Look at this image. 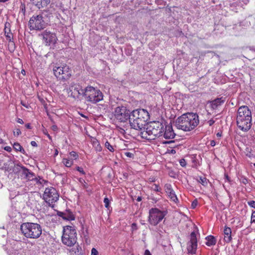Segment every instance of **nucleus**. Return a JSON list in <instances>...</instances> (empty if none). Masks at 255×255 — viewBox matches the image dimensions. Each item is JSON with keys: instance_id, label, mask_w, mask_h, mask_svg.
<instances>
[{"instance_id": "nucleus-1", "label": "nucleus", "mask_w": 255, "mask_h": 255, "mask_svg": "<svg viewBox=\"0 0 255 255\" xmlns=\"http://www.w3.org/2000/svg\"><path fill=\"white\" fill-rule=\"evenodd\" d=\"M198 115L193 113L183 114L175 122L176 127L179 129L188 131L195 128L199 124Z\"/></svg>"}, {"instance_id": "nucleus-2", "label": "nucleus", "mask_w": 255, "mask_h": 255, "mask_svg": "<svg viewBox=\"0 0 255 255\" xmlns=\"http://www.w3.org/2000/svg\"><path fill=\"white\" fill-rule=\"evenodd\" d=\"M148 112L143 109L133 110L130 114L129 122L132 128L141 131L144 129V126L149 119Z\"/></svg>"}, {"instance_id": "nucleus-3", "label": "nucleus", "mask_w": 255, "mask_h": 255, "mask_svg": "<svg viewBox=\"0 0 255 255\" xmlns=\"http://www.w3.org/2000/svg\"><path fill=\"white\" fill-rule=\"evenodd\" d=\"M164 125L161 121H153L148 125L145 129L139 133L142 138L153 140L162 136Z\"/></svg>"}, {"instance_id": "nucleus-4", "label": "nucleus", "mask_w": 255, "mask_h": 255, "mask_svg": "<svg viewBox=\"0 0 255 255\" xmlns=\"http://www.w3.org/2000/svg\"><path fill=\"white\" fill-rule=\"evenodd\" d=\"M237 124L242 130H249L252 125V114L247 106H242L238 109L237 116Z\"/></svg>"}, {"instance_id": "nucleus-5", "label": "nucleus", "mask_w": 255, "mask_h": 255, "mask_svg": "<svg viewBox=\"0 0 255 255\" xmlns=\"http://www.w3.org/2000/svg\"><path fill=\"white\" fill-rule=\"evenodd\" d=\"M20 231L25 237L31 239H38L42 234V227L40 225L31 222L22 223L20 225Z\"/></svg>"}, {"instance_id": "nucleus-6", "label": "nucleus", "mask_w": 255, "mask_h": 255, "mask_svg": "<svg viewBox=\"0 0 255 255\" xmlns=\"http://www.w3.org/2000/svg\"><path fill=\"white\" fill-rule=\"evenodd\" d=\"M62 242L69 247L74 246L77 242V233L74 227L67 226L63 228Z\"/></svg>"}, {"instance_id": "nucleus-7", "label": "nucleus", "mask_w": 255, "mask_h": 255, "mask_svg": "<svg viewBox=\"0 0 255 255\" xmlns=\"http://www.w3.org/2000/svg\"><path fill=\"white\" fill-rule=\"evenodd\" d=\"M84 98L88 102L93 104L97 103L103 99L102 92L92 86H88L85 88Z\"/></svg>"}, {"instance_id": "nucleus-8", "label": "nucleus", "mask_w": 255, "mask_h": 255, "mask_svg": "<svg viewBox=\"0 0 255 255\" xmlns=\"http://www.w3.org/2000/svg\"><path fill=\"white\" fill-rule=\"evenodd\" d=\"M43 199L48 204L49 206L54 208L53 203L59 199V194L55 188L53 187L46 188L43 195Z\"/></svg>"}, {"instance_id": "nucleus-9", "label": "nucleus", "mask_w": 255, "mask_h": 255, "mask_svg": "<svg viewBox=\"0 0 255 255\" xmlns=\"http://www.w3.org/2000/svg\"><path fill=\"white\" fill-rule=\"evenodd\" d=\"M165 213L157 208H151L149 211L148 222L152 225L156 226L165 217Z\"/></svg>"}, {"instance_id": "nucleus-10", "label": "nucleus", "mask_w": 255, "mask_h": 255, "mask_svg": "<svg viewBox=\"0 0 255 255\" xmlns=\"http://www.w3.org/2000/svg\"><path fill=\"white\" fill-rule=\"evenodd\" d=\"M53 71L54 75L59 80H66L71 76V70L66 64L55 66Z\"/></svg>"}, {"instance_id": "nucleus-11", "label": "nucleus", "mask_w": 255, "mask_h": 255, "mask_svg": "<svg viewBox=\"0 0 255 255\" xmlns=\"http://www.w3.org/2000/svg\"><path fill=\"white\" fill-rule=\"evenodd\" d=\"M130 112L126 107L121 106L115 108L114 116L120 122H125L129 120Z\"/></svg>"}, {"instance_id": "nucleus-12", "label": "nucleus", "mask_w": 255, "mask_h": 255, "mask_svg": "<svg viewBox=\"0 0 255 255\" xmlns=\"http://www.w3.org/2000/svg\"><path fill=\"white\" fill-rule=\"evenodd\" d=\"M29 27L30 30H40L45 27V22L41 15L32 16L29 21Z\"/></svg>"}, {"instance_id": "nucleus-13", "label": "nucleus", "mask_w": 255, "mask_h": 255, "mask_svg": "<svg viewBox=\"0 0 255 255\" xmlns=\"http://www.w3.org/2000/svg\"><path fill=\"white\" fill-rule=\"evenodd\" d=\"M15 168L18 172H20V175L23 179L26 181H33L35 179V174L26 167L20 164L15 165Z\"/></svg>"}, {"instance_id": "nucleus-14", "label": "nucleus", "mask_w": 255, "mask_h": 255, "mask_svg": "<svg viewBox=\"0 0 255 255\" xmlns=\"http://www.w3.org/2000/svg\"><path fill=\"white\" fill-rule=\"evenodd\" d=\"M67 91L69 96L74 99H79L81 96H84L85 89H82L81 86L77 84H71Z\"/></svg>"}, {"instance_id": "nucleus-15", "label": "nucleus", "mask_w": 255, "mask_h": 255, "mask_svg": "<svg viewBox=\"0 0 255 255\" xmlns=\"http://www.w3.org/2000/svg\"><path fill=\"white\" fill-rule=\"evenodd\" d=\"M44 43L46 46L54 45L57 40V37L55 33L51 32L49 31L45 30L41 34Z\"/></svg>"}, {"instance_id": "nucleus-16", "label": "nucleus", "mask_w": 255, "mask_h": 255, "mask_svg": "<svg viewBox=\"0 0 255 255\" xmlns=\"http://www.w3.org/2000/svg\"><path fill=\"white\" fill-rule=\"evenodd\" d=\"M197 247V234L195 232L191 233L190 236V241L187 244V249L189 254H194Z\"/></svg>"}, {"instance_id": "nucleus-17", "label": "nucleus", "mask_w": 255, "mask_h": 255, "mask_svg": "<svg viewBox=\"0 0 255 255\" xmlns=\"http://www.w3.org/2000/svg\"><path fill=\"white\" fill-rule=\"evenodd\" d=\"M176 134L173 130L171 125H168L164 127L162 136L167 139H173L175 137Z\"/></svg>"}, {"instance_id": "nucleus-18", "label": "nucleus", "mask_w": 255, "mask_h": 255, "mask_svg": "<svg viewBox=\"0 0 255 255\" xmlns=\"http://www.w3.org/2000/svg\"><path fill=\"white\" fill-rule=\"evenodd\" d=\"M165 191L167 194L169 198L173 202L176 203L178 201L177 196L175 192L172 188V186L170 184H165L164 185Z\"/></svg>"}, {"instance_id": "nucleus-19", "label": "nucleus", "mask_w": 255, "mask_h": 255, "mask_svg": "<svg viewBox=\"0 0 255 255\" xmlns=\"http://www.w3.org/2000/svg\"><path fill=\"white\" fill-rule=\"evenodd\" d=\"M30 1L39 9L46 7L51 1L50 0H30Z\"/></svg>"}, {"instance_id": "nucleus-20", "label": "nucleus", "mask_w": 255, "mask_h": 255, "mask_svg": "<svg viewBox=\"0 0 255 255\" xmlns=\"http://www.w3.org/2000/svg\"><path fill=\"white\" fill-rule=\"evenodd\" d=\"M70 255H82V248L78 245L73 246L72 248L69 250Z\"/></svg>"}, {"instance_id": "nucleus-21", "label": "nucleus", "mask_w": 255, "mask_h": 255, "mask_svg": "<svg viewBox=\"0 0 255 255\" xmlns=\"http://www.w3.org/2000/svg\"><path fill=\"white\" fill-rule=\"evenodd\" d=\"M59 215L64 220L72 221L75 219V217L73 213L69 211H66L65 213L60 212Z\"/></svg>"}, {"instance_id": "nucleus-22", "label": "nucleus", "mask_w": 255, "mask_h": 255, "mask_svg": "<svg viewBox=\"0 0 255 255\" xmlns=\"http://www.w3.org/2000/svg\"><path fill=\"white\" fill-rule=\"evenodd\" d=\"M225 235L224 240L226 242L230 243L232 240L231 233L232 231L230 228L225 227L224 230Z\"/></svg>"}, {"instance_id": "nucleus-23", "label": "nucleus", "mask_w": 255, "mask_h": 255, "mask_svg": "<svg viewBox=\"0 0 255 255\" xmlns=\"http://www.w3.org/2000/svg\"><path fill=\"white\" fill-rule=\"evenodd\" d=\"M224 102L225 100L222 97L217 98L211 102V107L213 109H216L219 106L224 103Z\"/></svg>"}, {"instance_id": "nucleus-24", "label": "nucleus", "mask_w": 255, "mask_h": 255, "mask_svg": "<svg viewBox=\"0 0 255 255\" xmlns=\"http://www.w3.org/2000/svg\"><path fill=\"white\" fill-rule=\"evenodd\" d=\"M91 143L94 147L96 151H101L102 150V147L100 145L99 141L95 137L91 138Z\"/></svg>"}, {"instance_id": "nucleus-25", "label": "nucleus", "mask_w": 255, "mask_h": 255, "mask_svg": "<svg viewBox=\"0 0 255 255\" xmlns=\"http://www.w3.org/2000/svg\"><path fill=\"white\" fill-rule=\"evenodd\" d=\"M206 240L207 242L206 243V245L208 246H214L216 243V240L215 237L213 236H208L206 237Z\"/></svg>"}, {"instance_id": "nucleus-26", "label": "nucleus", "mask_w": 255, "mask_h": 255, "mask_svg": "<svg viewBox=\"0 0 255 255\" xmlns=\"http://www.w3.org/2000/svg\"><path fill=\"white\" fill-rule=\"evenodd\" d=\"M13 147L15 150L20 151L23 154L25 153V150L18 142H15L13 145Z\"/></svg>"}, {"instance_id": "nucleus-27", "label": "nucleus", "mask_w": 255, "mask_h": 255, "mask_svg": "<svg viewBox=\"0 0 255 255\" xmlns=\"http://www.w3.org/2000/svg\"><path fill=\"white\" fill-rule=\"evenodd\" d=\"M63 163L66 167H69L73 164V161L72 160L64 158L63 159Z\"/></svg>"}, {"instance_id": "nucleus-28", "label": "nucleus", "mask_w": 255, "mask_h": 255, "mask_svg": "<svg viewBox=\"0 0 255 255\" xmlns=\"http://www.w3.org/2000/svg\"><path fill=\"white\" fill-rule=\"evenodd\" d=\"M105 146L111 152H114L115 149L114 147L110 144V143L106 141L105 143Z\"/></svg>"}, {"instance_id": "nucleus-29", "label": "nucleus", "mask_w": 255, "mask_h": 255, "mask_svg": "<svg viewBox=\"0 0 255 255\" xmlns=\"http://www.w3.org/2000/svg\"><path fill=\"white\" fill-rule=\"evenodd\" d=\"M208 180L205 177H200L198 182L200 183L202 185L205 186L208 184Z\"/></svg>"}, {"instance_id": "nucleus-30", "label": "nucleus", "mask_w": 255, "mask_h": 255, "mask_svg": "<svg viewBox=\"0 0 255 255\" xmlns=\"http://www.w3.org/2000/svg\"><path fill=\"white\" fill-rule=\"evenodd\" d=\"M151 189L156 192H160L161 191V188L159 187V185L154 184L151 187Z\"/></svg>"}, {"instance_id": "nucleus-31", "label": "nucleus", "mask_w": 255, "mask_h": 255, "mask_svg": "<svg viewBox=\"0 0 255 255\" xmlns=\"http://www.w3.org/2000/svg\"><path fill=\"white\" fill-rule=\"evenodd\" d=\"M6 39L9 42H12L13 39V35L11 32H7L6 34L5 35Z\"/></svg>"}, {"instance_id": "nucleus-32", "label": "nucleus", "mask_w": 255, "mask_h": 255, "mask_svg": "<svg viewBox=\"0 0 255 255\" xmlns=\"http://www.w3.org/2000/svg\"><path fill=\"white\" fill-rule=\"evenodd\" d=\"M33 180L35 181L37 184H39L40 185L43 184V183L45 182V180L42 178L39 177V178H37L35 176V179Z\"/></svg>"}, {"instance_id": "nucleus-33", "label": "nucleus", "mask_w": 255, "mask_h": 255, "mask_svg": "<svg viewBox=\"0 0 255 255\" xmlns=\"http://www.w3.org/2000/svg\"><path fill=\"white\" fill-rule=\"evenodd\" d=\"M104 203L106 208L109 209L110 207V200L107 197H105L104 199Z\"/></svg>"}, {"instance_id": "nucleus-34", "label": "nucleus", "mask_w": 255, "mask_h": 255, "mask_svg": "<svg viewBox=\"0 0 255 255\" xmlns=\"http://www.w3.org/2000/svg\"><path fill=\"white\" fill-rule=\"evenodd\" d=\"M124 154L129 158H133L134 154L133 152H130L128 151H126L124 152Z\"/></svg>"}, {"instance_id": "nucleus-35", "label": "nucleus", "mask_w": 255, "mask_h": 255, "mask_svg": "<svg viewBox=\"0 0 255 255\" xmlns=\"http://www.w3.org/2000/svg\"><path fill=\"white\" fill-rule=\"evenodd\" d=\"M20 129L19 128H16L13 130V134L14 136H18L21 134Z\"/></svg>"}, {"instance_id": "nucleus-36", "label": "nucleus", "mask_w": 255, "mask_h": 255, "mask_svg": "<svg viewBox=\"0 0 255 255\" xmlns=\"http://www.w3.org/2000/svg\"><path fill=\"white\" fill-rule=\"evenodd\" d=\"M76 168V170L77 171H78L82 175H85V172L84 171L83 168H82L81 167H79V166H77Z\"/></svg>"}, {"instance_id": "nucleus-37", "label": "nucleus", "mask_w": 255, "mask_h": 255, "mask_svg": "<svg viewBox=\"0 0 255 255\" xmlns=\"http://www.w3.org/2000/svg\"><path fill=\"white\" fill-rule=\"evenodd\" d=\"M71 156L73 157L74 159H77L78 157V155L75 151H71L70 153Z\"/></svg>"}, {"instance_id": "nucleus-38", "label": "nucleus", "mask_w": 255, "mask_h": 255, "mask_svg": "<svg viewBox=\"0 0 255 255\" xmlns=\"http://www.w3.org/2000/svg\"><path fill=\"white\" fill-rule=\"evenodd\" d=\"M20 11L23 13V15L25 14V6L24 4H21L20 5Z\"/></svg>"}, {"instance_id": "nucleus-39", "label": "nucleus", "mask_w": 255, "mask_h": 255, "mask_svg": "<svg viewBox=\"0 0 255 255\" xmlns=\"http://www.w3.org/2000/svg\"><path fill=\"white\" fill-rule=\"evenodd\" d=\"M180 164L182 167H185L186 165V161L184 159H181L179 161Z\"/></svg>"}, {"instance_id": "nucleus-40", "label": "nucleus", "mask_w": 255, "mask_h": 255, "mask_svg": "<svg viewBox=\"0 0 255 255\" xmlns=\"http://www.w3.org/2000/svg\"><path fill=\"white\" fill-rule=\"evenodd\" d=\"M248 204L251 207L255 208V201L252 200V201H249L248 202Z\"/></svg>"}, {"instance_id": "nucleus-41", "label": "nucleus", "mask_w": 255, "mask_h": 255, "mask_svg": "<svg viewBox=\"0 0 255 255\" xmlns=\"http://www.w3.org/2000/svg\"><path fill=\"white\" fill-rule=\"evenodd\" d=\"M98 251L95 248H92L91 255H98Z\"/></svg>"}, {"instance_id": "nucleus-42", "label": "nucleus", "mask_w": 255, "mask_h": 255, "mask_svg": "<svg viewBox=\"0 0 255 255\" xmlns=\"http://www.w3.org/2000/svg\"><path fill=\"white\" fill-rule=\"evenodd\" d=\"M79 181L80 182V183L83 185V186L85 187V188H86V183L85 182V181L83 179V178H79Z\"/></svg>"}, {"instance_id": "nucleus-43", "label": "nucleus", "mask_w": 255, "mask_h": 255, "mask_svg": "<svg viewBox=\"0 0 255 255\" xmlns=\"http://www.w3.org/2000/svg\"><path fill=\"white\" fill-rule=\"evenodd\" d=\"M255 223V211H253L251 216V223Z\"/></svg>"}, {"instance_id": "nucleus-44", "label": "nucleus", "mask_w": 255, "mask_h": 255, "mask_svg": "<svg viewBox=\"0 0 255 255\" xmlns=\"http://www.w3.org/2000/svg\"><path fill=\"white\" fill-rule=\"evenodd\" d=\"M197 204H198V201L197 200H194L192 203V204H191V206L192 207V208L194 209L196 208V207L197 206Z\"/></svg>"}, {"instance_id": "nucleus-45", "label": "nucleus", "mask_w": 255, "mask_h": 255, "mask_svg": "<svg viewBox=\"0 0 255 255\" xmlns=\"http://www.w3.org/2000/svg\"><path fill=\"white\" fill-rule=\"evenodd\" d=\"M214 123L215 121L213 119H211L208 122V124L210 126H212L214 124Z\"/></svg>"}, {"instance_id": "nucleus-46", "label": "nucleus", "mask_w": 255, "mask_h": 255, "mask_svg": "<svg viewBox=\"0 0 255 255\" xmlns=\"http://www.w3.org/2000/svg\"><path fill=\"white\" fill-rule=\"evenodd\" d=\"M30 144L32 146H37V144L35 141H31Z\"/></svg>"}, {"instance_id": "nucleus-47", "label": "nucleus", "mask_w": 255, "mask_h": 255, "mask_svg": "<svg viewBox=\"0 0 255 255\" xmlns=\"http://www.w3.org/2000/svg\"><path fill=\"white\" fill-rule=\"evenodd\" d=\"M144 255H151V254L150 253V252L149 251V250H146L145 252H144Z\"/></svg>"}, {"instance_id": "nucleus-48", "label": "nucleus", "mask_w": 255, "mask_h": 255, "mask_svg": "<svg viewBox=\"0 0 255 255\" xmlns=\"http://www.w3.org/2000/svg\"><path fill=\"white\" fill-rule=\"evenodd\" d=\"M17 122L20 124H23L24 123L23 120L21 119H18L17 120Z\"/></svg>"}, {"instance_id": "nucleus-49", "label": "nucleus", "mask_w": 255, "mask_h": 255, "mask_svg": "<svg viewBox=\"0 0 255 255\" xmlns=\"http://www.w3.org/2000/svg\"><path fill=\"white\" fill-rule=\"evenodd\" d=\"M210 145L212 146H214L215 145H216V142L215 140H211V142H210Z\"/></svg>"}, {"instance_id": "nucleus-50", "label": "nucleus", "mask_w": 255, "mask_h": 255, "mask_svg": "<svg viewBox=\"0 0 255 255\" xmlns=\"http://www.w3.org/2000/svg\"><path fill=\"white\" fill-rule=\"evenodd\" d=\"M216 135L218 137H220L221 136H222V132H218L217 134H216Z\"/></svg>"}, {"instance_id": "nucleus-51", "label": "nucleus", "mask_w": 255, "mask_h": 255, "mask_svg": "<svg viewBox=\"0 0 255 255\" xmlns=\"http://www.w3.org/2000/svg\"><path fill=\"white\" fill-rule=\"evenodd\" d=\"M25 127L27 128H28V129H31V126L29 124H27L25 125Z\"/></svg>"}, {"instance_id": "nucleus-52", "label": "nucleus", "mask_w": 255, "mask_h": 255, "mask_svg": "<svg viewBox=\"0 0 255 255\" xmlns=\"http://www.w3.org/2000/svg\"><path fill=\"white\" fill-rule=\"evenodd\" d=\"M10 149H11V148L9 146H6L4 148V149L8 151H9Z\"/></svg>"}, {"instance_id": "nucleus-53", "label": "nucleus", "mask_w": 255, "mask_h": 255, "mask_svg": "<svg viewBox=\"0 0 255 255\" xmlns=\"http://www.w3.org/2000/svg\"><path fill=\"white\" fill-rule=\"evenodd\" d=\"M58 151L57 149H56L55 150L54 156H57L58 155Z\"/></svg>"}, {"instance_id": "nucleus-54", "label": "nucleus", "mask_w": 255, "mask_h": 255, "mask_svg": "<svg viewBox=\"0 0 255 255\" xmlns=\"http://www.w3.org/2000/svg\"><path fill=\"white\" fill-rule=\"evenodd\" d=\"M142 199L141 197H138L136 200L138 202L141 201Z\"/></svg>"}, {"instance_id": "nucleus-55", "label": "nucleus", "mask_w": 255, "mask_h": 255, "mask_svg": "<svg viewBox=\"0 0 255 255\" xmlns=\"http://www.w3.org/2000/svg\"><path fill=\"white\" fill-rule=\"evenodd\" d=\"M9 0H0V2H5L8 1Z\"/></svg>"}, {"instance_id": "nucleus-56", "label": "nucleus", "mask_w": 255, "mask_h": 255, "mask_svg": "<svg viewBox=\"0 0 255 255\" xmlns=\"http://www.w3.org/2000/svg\"><path fill=\"white\" fill-rule=\"evenodd\" d=\"M21 104L22 105V106H23L24 107H26V108H28L27 106L25 104H24L22 102H21Z\"/></svg>"}, {"instance_id": "nucleus-57", "label": "nucleus", "mask_w": 255, "mask_h": 255, "mask_svg": "<svg viewBox=\"0 0 255 255\" xmlns=\"http://www.w3.org/2000/svg\"><path fill=\"white\" fill-rule=\"evenodd\" d=\"M52 128L53 130H55L57 128V127L56 126H53Z\"/></svg>"}, {"instance_id": "nucleus-58", "label": "nucleus", "mask_w": 255, "mask_h": 255, "mask_svg": "<svg viewBox=\"0 0 255 255\" xmlns=\"http://www.w3.org/2000/svg\"><path fill=\"white\" fill-rule=\"evenodd\" d=\"M8 32V31H7L6 29V28L4 29V33H5V35L7 34V33Z\"/></svg>"}, {"instance_id": "nucleus-59", "label": "nucleus", "mask_w": 255, "mask_h": 255, "mask_svg": "<svg viewBox=\"0 0 255 255\" xmlns=\"http://www.w3.org/2000/svg\"><path fill=\"white\" fill-rule=\"evenodd\" d=\"M172 142H173V141H169L164 142V143H169Z\"/></svg>"}, {"instance_id": "nucleus-60", "label": "nucleus", "mask_w": 255, "mask_h": 255, "mask_svg": "<svg viewBox=\"0 0 255 255\" xmlns=\"http://www.w3.org/2000/svg\"><path fill=\"white\" fill-rule=\"evenodd\" d=\"M226 179H227L228 181H229V177H228V175H226Z\"/></svg>"}, {"instance_id": "nucleus-61", "label": "nucleus", "mask_w": 255, "mask_h": 255, "mask_svg": "<svg viewBox=\"0 0 255 255\" xmlns=\"http://www.w3.org/2000/svg\"><path fill=\"white\" fill-rule=\"evenodd\" d=\"M245 180H246V181H244L243 182V183H245V184H246V182H247V179H245Z\"/></svg>"}, {"instance_id": "nucleus-62", "label": "nucleus", "mask_w": 255, "mask_h": 255, "mask_svg": "<svg viewBox=\"0 0 255 255\" xmlns=\"http://www.w3.org/2000/svg\"><path fill=\"white\" fill-rule=\"evenodd\" d=\"M121 251H122V252H124L125 250L124 249H122V250H121Z\"/></svg>"}, {"instance_id": "nucleus-63", "label": "nucleus", "mask_w": 255, "mask_h": 255, "mask_svg": "<svg viewBox=\"0 0 255 255\" xmlns=\"http://www.w3.org/2000/svg\"><path fill=\"white\" fill-rule=\"evenodd\" d=\"M24 72H25V71H24V70H23L22 71V73H24Z\"/></svg>"}, {"instance_id": "nucleus-64", "label": "nucleus", "mask_w": 255, "mask_h": 255, "mask_svg": "<svg viewBox=\"0 0 255 255\" xmlns=\"http://www.w3.org/2000/svg\"><path fill=\"white\" fill-rule=\"evenodd\" d=\"M24 72H25V71H24V70H23L22 71V73H24Z\"/></svg>"}]
</instances>
